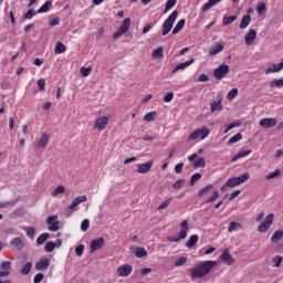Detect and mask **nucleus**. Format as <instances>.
<instances>
[{
	"instance_id": "1",
	"label": "nucleus",
	"mask_w": 283,
	"mask_h": 283,
	"mask_svg": "<svg viewBox=\"0 0 283 283\" xmlns=\"http://www.w3.org/2000/svg\"><path fill=\"white\" fill-rule=\"evenodd\" d=\"M216 266H218V262L216 261H203L190 270V277L191 280H200L209 275Z\"/></svg>"
},
{
	"instance_id": "2",
	"label": "nucleus",
	"mask_w": 283,
	"mask_h": 283,
	"mask_svg": "<svg viewBox=\"0 0 283 283\" xmlns=\"http://www.w3.org/2000/svg\"><path fill=\"white\" fill-rule=\"evenodd\" d=\"M176 19H178V10L172 11L171 14L163 23V36H167V34L171 32L174 23H176Z\"/></svg>"
},
{
	"instance_id": "3",
	"label": "nucleus",
	"mask_w": 283,
	"mask_h": 283,
	"mask_svg": "<svg viewBox=\"0 0 283 283\" xmlns=\"http://www.w3.org/2000/svg\"><path fill=\"white\" fill-rule=\"evenodd\" d=\"M249 178H251L249 172H245L239 177H231L227 180V186L230 187V189H233V187H240V185H244Z\"/></svg>"
},
{
	"instance_id": "4",
	"label": "nucleus",
	"mask_w": 283,
	"mask_h": 283,
	"mask_svg": "<svg viewBox=\"0 0 283 283\" xmlns=\"http://www.w3.org/2000/svg\"><path fill=\"white\" fill-rule=\"evenodd\" d=\"M129 28H132V19L126 18L123 20L118 30L113 34V39H119V36H123V34H127Z\"/></svg>"
},
{
	"instance_id": "5",
	"label": "nucleus",
	"mask_w": 283,
	"mask_h": 283,
	"mask_svg": "<svg viewBox=\"0 0 283 283\" xmlns=\"http://www.w3.org/2000/svg\"><path fill=\"white\" fill-rule=\"evenodd\" d=\"M229 72H231V67L227 64H221L213 71V76L217 81H222Z\"/></svg>"
},
{
	"instance_id": "6",
	"label": "nucleus",
	"mask_w": 283,
	"mask_h": 283,
	"mask_svg": "<svg viewBox=\"0 0 283 283\" xmlns=\"http://www.w3.org/2000/svg\"><path fill=\"white\" fill-rule=\"evenodd\" d=\"M209 134H210L209 128L207 127L198 128L190 134L189 140H198V138H200V140H205V138H207Z\"/></svg>"
},
{
	"instance_id": "7",
	"label": "nucleus",
	"mask_w": 283,
	"mask_h": 283,
	"mask_svg": "<svg viewBox=\"0 0 283 283\" xmlns=\"http://www.w3.org/2000/svg\"><path fill=\"white\" fill-rule=\"evenodd\" d=\"M273 218H275V214L270 213L265 217V219L259 224L258 231L260 233H266L269 229H271V224H273Z\"/></svg>"
},
{
	"instance_id": "8",
	"label": "nucleus",
	"mask_w": 283,
	"mask_h": 283,
	"mask_svg": "<svg viewBox=\"0 0 283 283\" xmlns=\"http://www.w3.org/2000/svg\"><path fill=\"white\" fill-rule=\"evenodd\" d=\"M46 224H49V231L56 232L61 228L59 227V216H50L46 219Z\"/></svg>"
},
{
	"instance_id": "9",
	"label": "nucleus",
	"mask_w": 283,
	"mask_h": 283,
	"mask_svg": "<svg viewBox=\"0 0 283 283\" xmlns=\"http://www.w3.org/2000/svg\"><path fill=\"white\" fill-rule=\"evenodd\" d=\"M132 271H134L132 265L124 264L117 268V275L118 277H129V275H132Z\"/></svg>"
},
{
	"instance_id": "10",
	"label": "nucleus",
	"mask_w": 283,
	"mask_h": 283,
	"mask_svg": "<svg viewBox=\"0 0 283 283\" xmlns=\"http://www.w3.org/2000/svg\"><path fill=\"white\" fill-rule=\"evenodd\" d=\"M105 247V239L98 238L91 241L90 251L91 253H95L98 249H103Z\"/></svg>"
},
{
	"instance_id": "11",
	"label": "nucleus",
	"mask_w": 283,
	"mask_h": 283,
	"mask_svg": "<svg viewBox=\"0 0 283 283\" xmlns=\"http://www.w3.org/2000/svg\"><path fill=\"white\" fill-rule=\"evenodd\" d=\"M220 260H222L227 266H233L235 264V259H233V255H231L228 250L222 252Z\"/></svg>"
},
{
	"instance_id": "12",
	"label": "nucleus",
	"mask_w": 283,
	"mask_h": 283,
	"mask_svg": "<svg viewBox=\"0 0 283 283\" xmlns=\"http://www.w3.org/2000/svg\"><path fill=\"white\" fill-rule=\"evenodd\" d=\"M107 123H109V117L103 116L95 120L94 127L98 132H103V129H105V127H107Z\"/></svg>"
},
{
	"instance_id": "13",
	"label": "nucleus",
	"mask_w": 283,
	"mask_h": 283,
	"mask_svg": "<svg viewBox=\"0 0 283 283\" xmlns=\"http://www.w3.org/2000/svg\"><path fill=\"white\" fill-rule=\"evenodd\" d=\"M259 125L261 127H263L264 129H271V127H275V125H277V119L275 118H262L259 123Z\"/></svg>"
},
{
	"instance_id": "14",
	"label": "nucleus",
	"mask_w": 283,
	"mask_h": 283,
	"mask_svg": "<svg viewBox=\"0 0 283 283\" xmlns=\"http://www.w3.org/2000/svg\"><path fill=\"white\" fill-rule=\"evenodd\" d=\"M222 97H219L218 99H211L210 101V112H222Z\"/></svg>"
},
{
	"instance_id": "15",
	"label": "nucleus",
	"mask_w": 283,
	"mask_h": 283,
	"mask_svg": "<svg viewBox=\"0 0 283 283\" xmlns=\"http://www.w3.org/2000/svg\"><path fill=\"white\" fill-rule=\"evenodd\" d=\"M151 167H154V160H149L145 164L138 165V174H149L151 171Z\"/></svg>"
},
{
	"instance_id": "16",
	"label": "nucleus",
	"mask_w": 283,
	"mask_h": 283,
	"mask_svg": "<svg viewBox=\"0 0 283 283\" xmlns=\"http://www.w3.org/2000/svg\"><path fill=\"white\" fill-rule=\"evenodd\" d=\"M48 143H50V135L44 133L41 136L40 140L36 142L35 147L38 149H43V148L48 147Z\"/></svg>"
},
{
	"instance_id": "17",
	"label": "nucleus",
	"mask_w": 283,
	"mask_h": 283,
	"mask_svg": "<svg viewBox=\"0 0 283 283\" xmlns=\"http://www.w3.org/2000/svg\"><path fill=\"white\" fill-rule=\"evenodd\" d=\"M50 266V259L42 258L35 263L36 271H45Z\"/></svg>"
},
{
	"instance_id": "18",
	"label": "nucleus",
	"mask_w": 283,
	"mask_h": 283,
	"mask_svg": "<svg viewBox=\"0 0 283 283\" xmlns=\"http://www.w3.org/2000/svg\"><path fill=\"white\" fill-rule=\"evenodd\" d=\"M255 39H258V32L252 29L244 36L245 44L251 45Z\"/></svg>"
},
{
	"instance_id": "19",
	"label": "nucleus",
	"mask_w": 283,
	"mask_h": 283,
	"mask_svg": "<svg viewBox=\"0 0 283 283\" xmlns=\"http://www.w3.org/2000/svg\"><path fill=\"white\" fill-rule=\"evenodd\" d=\"M83 202H87V197L86 196H80V197L73 199V201L70 205L69 209L71 211H74V209H76V207H78V205H81Z\"/></svg>"
},
{
	"instance_id": "20",
	"label": "nucleus",
	"mask_w": 283,
	"mask_h": 283,
	"mask_svg": "<svg viewBox=\"0 0 283 283\" xmlns=\"http://www.w3.org/2000/svg\"><path fill=\"white\" fill-rule=\"evenodd\" d=\"M283 70V62L279 64H272L265 70V74H275L276 72H282Z\"/></svg>"
},
{
	"instance_id": "21",
	"label": "nucleus",
	"mask_w": 283,
	"mask_h": 283,
	"mask_svg": "<svg viewBox=\"0 0 283 283\" xmlns=\"http://www.w3.org/2000/svg\"><path fill=\"white\" fill-rule=\"evenodd\" d=\"M195 59H191L189 61L182 62L180 64H178L171 72V74H176V72H180V70H187V67H189V65H192V63H195Z\"/></svg>"
},
{
	"instance_id": "22",
	"label": "nucleus",
	"mask_w": 283,
	"mask_h": 283,
	"mask_svg": "<svg viewBox=\"0 0 283 283\" xmlns=\"http://www.w3.org/2000/svg\"><path fill=\"white\" fill-rule=\"evenodd\" d=\"M181 230L179 232V240H185L187 238V231H189V223L187 222V220L182 221L180 223Z\"/></svg>"
},
{
	"instance_id": "23",
	"label": "nucleus",
	"mask_w": 283,
	"mask_h": 283,
	"mask_svg": "<svg viewBox=\"0 0 283 283\" xmlns=\"http://www.w3.org/2000/svg\"><path fill=\"white\" fill-rule=\"evenodd\" d=\"M224 50V45L222 43H217L214 46H210L209 49V55L210 56H216V54H220Z\"/></svg>"
},
{
	"instance_id": "24",
	"label": "nucleus",
	"mask_w": 283,
	"mask_h": 283,
	"mask_svg": "<svg viewBox=\"0 0 283 283\" xmlns=\"http://www.w3.org/2000/svg\"><path fill=\"white\" fill-rule=\"evenodd\" d=\"M250 24H251V15L250 14L243 15L240 23V29L247 30V28H249Z\"/></svg>"
},
{
	"instance_id": "25",
	"label": "nucleus",
	"mask_w": 283,
	"mask_h": 283,
	"mask_svg": "<svg viewBox=\"0 0 283 283\" xmlns=\"http://www.w3.org/2000/svg\"><path fill=\"white\" fill-rule=\"evenodd\" d=\"M222 0H209L203 7L201 8L202 12H207V10H211L214 6H218Z\"/></svg>"
},
{
	"instance_id": "26",
	"label": "nucleus",
	"mask_w": 283,
	"mask_h": 283,
	"mask_svg": "<svg viewBox=\"0 0 283 283\" xmlns=\"http://www.w3.org/2000/svg\"><path fill=\"white\" fill-rule=\"evenodd\" d=\"M220 198V191L214 190L210 198L203 201V205H211V202H216Z\"/></svg>"
},
{
	"instance_id": "27",
	"label": "nucleus",
	"mask_w": 283,
	"mask_h": 283,
	"mask_svg": "<svg viewBox=\"0 0 283 283\" xmlns=\"http://www.w3.org/2000/svg\"><path fill=\"white\" fill-rule=\"evenodd\" d=\"M283 238V231L282 230H276L271 238V242L273 244H277V242H280V240H282Z\"/></svg>"
},
{
	"instance_id": "28",
	"label": "nucleus",
	"mask_w": 283,
	"mask_h": 283,
	"mask_svg": "<svg viewBox=\"0 0 283 283\" xmlns=\"http://www.w3.org/2000/svg\"><path fill=\"white\" fill-rule=\"evenodd\" d=\"M197 243H198V235L192 234L189 238V240L186 242V247H187V249H193V247H196Z\"/></svg>"
},
{
	"instance_id": "29",
	"label": "nucleus",
	"mask_w": 283,
	"mask_h": 283,
	"mask_svg": "<svg viewBox=\"0 0 283 283\" xmlns=\"http://www.w3.org/2000/svg\"><path fill=\"white\" fill-rule=\"evenodd\" d=\"M239 229H242V224L235 221H231L228 227V233H233V231H239Z\"/></svg>"
},
{
	"instance_id": "30",
	"label": "nucleus",
	"mask_w": 283,
	"mask_h": 283,
	"mask_svg": "<svg viewBox=\"0 0 283 283\" xmlns=\"http://www.w3.org/2000/svg\"><path fill=\"white\" fill-rule=\"evenodd\" d=\"M252 150H243L238 153L231 160V163H235L237 160H240V158H247L251 154Z\"/></svg>"
},
{
	"instance_id": "31",
	"label": "nucleus",
	"mask_w": 283,
	"mask_h": 283,
	"mask_svg": "<svg viewBox=\"0 0 283 283\" xmlns=\"http://www.w3.org/2000/svg\"><path fill=\"white\" fill-rule=\"evenodd\" d=\"M32 271V262H27L20 270V273L22 275H30V272Z\"/></svg>"
},
{
	"instance_id": "32",
	"label": "nucleus",
	"mask_w": 283,
	"mask_h": 283,
	"mask_svg": "<svg viewBox=\"0 0 283 283\" xmlns=\"http://www.w3.org/2000/svg\"><path fill=\"white\" fill-rule=\"evenodd\" d=\"M234 21H238V15H230V17L224 15L222 19V24L231 25V23H233Z\"/></svg>"
},
{
	"instance_id": "33",
	"label": "nucleus",
	"mask_w": 283,
	"mask_h": 283,
	"mask_svg": "<svg viewBox=\"0 0 283 283\" xmlns=\"http://www.w3.org/2000/svg\"><path fill=\"white\" fill-rule=\"evenodd\" d=\"M185 23H186L185 19L179 20L175 25V28L172 29V34H178V32H180V30L185 28Z\"/></svg>"
},
{
	"instance_id": "34",
	"label": "nucleus",
	"mask_w": 283,
	"mask_h": 283,
	"mask_svg": "<svg viewBox=\"0 0 283 283\" xmlns=\"http://www.w3.org/2000/svg\"><path fill=\"white\" fill-rule=\"evenodd\" d=\"M135 255L136 258H147V250H145V248L143 247H137L135 249Z\"/></svg>"
},
{
	"instance_id": "35",
	"label": "nucleus",
	"mask_w": 283,
	"mask_h": 283,
	"mask_svg": "<svg viewBox=\"0 0 283 283\" xmlns=\"http://www.w3.org/2000/svg\"><path fill=\"white\" fill-rule=\"evenodd\" d=\"M65 50H67V48H65V44H63L62 42H56L54 49L55 54H63L65 53Z\"/></svg>"
},
{
	"instance_id": "36",
	"label": "nucleus",
	"mask_w": 283,
	"mask_h": 283,
	"mask_svg": "<svg viewBox=\"0 0 283 283\" xmlns=\"http://www.w3.org/2000/svg\"><path fill=\"white\" fill-rule=\"evenodd\" d=\"M153 59H163V56H165V52L163 46L156 49L153 51L151 53Z\"/></svg>"
},
{
	"instance_id": "37",
	"label": "nucleus",
	"mask_w": 283,
	"mask_h": 283,
	"mask_svg": "<svg viewBox=\"0 0 283 283\" xmlns=\"http://www.w3.org/2000/svg\"><path fill=\"white\" fill-rule=\"evenodd\" d=\"M242 140V133H238L228 140V145H235Z\"/></svg>"
},
{
	"instance_id": "38",
	"label": "nucleus",
	"mask_w": 283,
	"mask_h": 283,
	"mask_svg": "<svg viewBox=\"0 0 283 283\" xmlns=\"http://www.w3.org/2000/svg\"><path fill=\"white\" fill-rule=\"evenodd\" d=\"M193 167H195V169H200V167L205 168V167H207V160L203 157H201L197 161L193 163Z\"/></svg>"
},
{
	"instance_id": "39",
	"label": "nucleus",
	"mask_w": 283,
	"mask_h": 283,
	"mask_svg": "<svg viewBox=\"0 0 283 283\" xmlns=\"http://www.w3.org/2000/svg\"><path fill=\"white\" fill-rule=\"evenodd\" d=\"M211 189H213V185H211V184L201 188L198 192V197L202 198V196H207L209 193V190H211Z\"/></svg>"
},
{
	"instance_id": "40",
	"label": "nucleus",
	"mask_w": 283,
	"mask_h": 283,
	"mask_svg": "<svg viewBox=\"0 0 283 283\" xmlns=\"http://www.w3.org/2000/svg\"><path fill=\"white\" fill-rule=\"evenodd\" d=\"M51 6H52V2H51V1H46V2L36 11V13H38V14H43V13H45V12H49Z\"/></svg>"
},
{
	"instance_id": "41",
	"label": "nucleus",
	"mask_w": 283,
	"mask_h": 283,
	"mask_svg": "<svg viewBox=\"0 0 283 283\" xmlns=\"http://www.w3.org/2000/svg\"><path fill=\"white\" fill-rule=\"evenodd\" d=\"M50 238V233L45 232L42 233L38 239H36V244L41 247V244H45V241Z\"/></svg>"
},
{
	"instance_id": "42",
	"label": "nucleus",
	"mask_w": 283,
	"mask_h": 283,
	"mask_svg": "<svg viewBox=\"0 0 283 283\" xmlns=\"http://www.w3.org/2000/svg\"><path fill=\"white\" fill-rule=\"evenodd\" d=\"M54 249H56V243H54L53 241H48L45 243L44 251H46V253H52Z\"/></svg>"
},
{
	"instance_id": "43",
	"label": "nucleus",
	"mask_w": 283,
	"mask_h": 283,
	"mask_svg": "<svg viewBox=\"0 0 283 283\" xmlns=\"http://www.w3.org/2000/svg\"><path fill=\"white\" fill-rule=\"evenodd\" d=\"M200 178H202V174L200 172H196L190 177V186L193 187L196 185V182H198V180H200Z\"/></svg>"
},
{
	"instance_id": "44",
	"label": "nucleus",
	"mask_w": 283,
	"mask_h": 283,
	"mask_svg": "<svg viewBox=\"0 0 283 283\" xmlns=\"http://www.w3.org/2000/svg\"><path fill=\"white\" fill-rule=\"evenodd\" d=\"M270 87H277V88H280V87H283V78H280V80H277V78H275V80H272L271 82H270Z\"/></svg>"
},
{
	"instance_id": "45",
	"label": "nucleus",
	"mask_w": 283,
	"mask_h": 283,
	"mask_svg": "<svg viewBox=\"0 0 283 283\" xmlns=\"http://www.w3.org/2000/svg\"><path fill=\"white\" fill-rule=\"evenodd\" d=\"M11 245L15 247L17 249H21L23 247V240H21V238L17 237L11 241Z\"/></svg>"
},
{
	"instance_id": "46",
	"label": "nucleus",
	"mask_w": 283,
	"mask_h": 283,
	"mask_svg": "<svg viewBox=\"0 0 283 283\" xmlns=\"http://www.w3.org/2000/svg\"><path fill=\"white\" fill-rule=\"evenodd\" d=\"M176 3H177V0H167L165 9H164V14H167V11L171 10V8H174V6H176Z\"/></svg>"
},
{
	"instance_id": "47",
	"label": "nucleus",
	"mask_w": 283,
	"mask_h": 283,
	"mask_svg": "<svg viewBox=\"0 0 283 283\" xmlns=\"http://www.w3.org/2000/svg\"><path fill=\"white\" fill-rule=\"evenodd\" d=\"M156 119V112H149L144 116V120H146V123H151Z\"/></svg>"
},
{
	"instance_id": "48",
	"label": "nucleus",
	"mask_w": 283,
	"mask_h": 283,
	"mask_svg": "<svg viewBox=\"0 0 283 283\" xmlns=\"http://www.w3.org/2000/svg\"><path fill=\"white\" fill-rule=\"evenodd\" d=\"M282 171L280 169H275L274 171L270 172L269 175L265 176L266 180H273V178H277Z\"/></svg>"
},
{
	"instance_id": "49",
	"label": "nucleus",
	"mask_w": 283,
	"mask_h": 283,
	"mask_svg": "<svg viewBox=\"0 0 283 283\" xmlns=\"http://www.w3.org/2000/svg\"><path fill=\"white\" fill-rule=\"evenodd\" d=\"M282 260L283 258L282 256H274L272 259V262H273V265L275 269H280V265L282 264Z\"/></svg>"
},
{
	"instance_id": "50",
	"label": "nucleus",
	"mask_w": 283,
	"mask_h": 283,
	"mask_svg": "<svg viewBox=\"0 0 283 283\" xmlns=\"http://www.w3.org/2000/svg\"><path fill=\"white\" fill-rule=\"evenodd\" d=\"M258 14H264L266 12V4L264 2H260L256 7Z\"/></svg>"
},
{
	"instance_id": "51",
	"label": "nucleus",
	"mask_w": 283,
	"mask_h": 283,
	"mask_svg": "<svg viewBox=\"0 0 283 283\" xmlns=\"http://www.w3.org/2000/svg\"><path fill=\"white\" fill-rule=\"evenodd\" d=\"M61 193H65V187H63V186H57L54 190H53V192H52V196H59V195H61Z\"/></svg>"
},
{
	"instance_id": "52",
	"label": "nucleus",
	"mask_w": 283,
	"mask_h": 283,
	"mask_svg": "<svg viewBox=\"0 0 283 283\" xmlns=\"http://www.w3.org/2000/svg\"><path fill=\"white\" fill-rule=\"evenodd\" d=\"M187 264V256H180L176 262L175 266H185Z\"/></svg>"
},
{
	"instance_id": "53",
	"label": "nucleus",
	"mask_w": 283,
	"mask_h": 283,
	"mask_svg": "<svg viewBox=\"0 0 283 283\" xmlns=\"http://www.w3.org/2000/svg\"><path fill=\"white\" fill-rule=\"evenodd\" d=\"M14 201H7V202H0V210L1 209H10V207H14Z\"/></svg>"
},
{
	"instance_id": "54",
	"label": "nucleus",
	"mask_w": 283,
	"mask_h": 283,
	"mask_svg": "<svg viewBox=\"0 0 283 283\" xmlns=\"http://www.w3.org/2000/svg\"><path fill=\"white\" fill-rule=\"evenodd\" d=\"M84 251H85L84 244H80L75 248V254L77 255V258H81V255H83Z\"/></svg>"
},
{
	"instance_id": "55",
	"label": "nucleus",
	"mask_w": 283,
	"mask_h": 283,
	"mask_svg": "<svg viewBox=\"0 0 283 283\" xmlns=\"http://www.w3.org/2000/svg\"><path fill=\"white\" fill-rule=\"evenodd\" d=\"M238 96V88L234 87L228 93V101H233Z\"/></svg>"
},
{
	"instance_id": "56",
	"label": "nucleus",
	"mask_w": 283,
	"mask_h": 283,
	"mask_svg": "<svg viewBox=\"0 0 283 283\" xmlns=\"http://www.w3.org/2000/svg\"><path fill=\"white\" fill-rule=\"evenodd\" d=\"M182 187H185V179H179L172 184V189H181Z\"/></svg>"
},
{
	"instance_id": "57",
	"label": "nucleus",
	"mask_w": 283,
	"mask_h": 283,
	"mask_svg": "<svg viewBox=\"0 0 283 283\" xmlns=\"http://www.w3.org/2000/svg\"><path fill=\"white\" fill-rule=\"evenodd\" d=\"M2 271H10L12 269V262L4 261L1 263Z\"/></svg>"
},
{
	"instance_id": "58",
	"label": "nucleus",
	"mask_w": 283,
	"mask_h": 283,
	"mask_svg": "<svg viewBox=\"0 0 283 283\" xmlns=\"http://www.w3.org/2000/svg\"><path fill=\"white\" fill-rule=\"evenodd\" d=\"M174 101V92H168L164 96V103H171Z\"/></svg>"
},
{
	"instance_id": "59",
	"label": "nucleus",
	"mask_w": 283,
	"mask_h": 283,
	"mask_svg": "<svg viewBox=\"0 0 283 283\" xmlns=\"http://www.w3.org/2000/svg\"><path fill=\"white\" fill-rule=\"evenodd\" d=\"M35 14H38L35 11H34V9H30L25 14H24V19H27V20H32V18L35 15Z\"/></svg>"
},
{
	"instance_id": "60",
	"label": "nucleus",
	"mask_w": 283,
	"mask_h": 283,
	"mask_svg": "<svg viewBox=\"0 0 283 283\" xmlns=\"http://www.w3.org/2000/svg\"><path fill=\"white\" fill-rule=\"evenodd\" d=\"M90 229V219H85L81 223V231H87Z\"/></svg>"
},
{
	"instance_id": "61",
	"label": "nucleus",
	"mask_w": 283,
	"mask_h": 283,
	"mask_svg": "<svg viewBox=\"0 0 283 283\" xmlns=\"http://www.w3.org/2000/svg\"><path fill=\"white\" fill-rule=\"evenodd\" d=\"M44 277H45V275L43 273H38V274H35V276L33 279V283H41V282H43Z\"/></svg>"
},
{
	"instance_id": "62",
	"label": "nucleus",
	"mask_w": 283,
	"mask_h": 283,
	"mask_svg": "<svg viewBox=\"0 0 283 283\" xmlns=\"http://www.w3.org/2000/svg\"><path fill=\"white\" fill-rule=\"evenodd\" d=\"M172 198H168L166 199L159 207H158V210H163V209H167V207H169V202H171Z\"/></svg>"
},
{
	"instance_id": "63",
	"label": "nucleus",
	"mask_w": 283,
	"mask_h": 283,
	"mask_svg": "<svg viewBox=\"0 0 283 283\" xmlns=\"http://www.w3.org/2000/svg\"><path fill=\"white\" fill-rule=\"evenodd\" d=\"M34 233H36V230H35L34 228L29 227V228L27 229V235H28V238L33 239V238H34Z\"/></svg>"
},
{
	"instance_id": "64",
	"label": "nucleus",
	"mask_w": 283,
	"mask_h": 283,
	"mask_svg": "<svg viewBox=\"0 0 283 283\" xmlns=\"http://www.w3.org/2000/svg\"><path fill=\"white\" fill-rule=\"evenodd\" d=\"M38 87L41 92H43V90H45V78H40L38 81Z\"/></svg>"
}]
</instances>
